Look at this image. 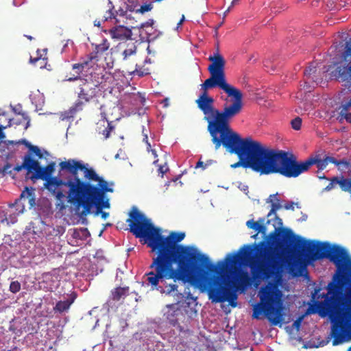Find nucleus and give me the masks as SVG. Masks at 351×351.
Segmentation results:
<instances>
[{
	"mask_svg": "<svg viewBox=\"0 0 351 351\" xmlns=\"http://www.w3.org/2000/svg\"><path fill=\"white\" fill-rule=\"evenodd\" d=\"M126 221L130 232L147 244L154 253L149 271L145 274L146 282L152 289L170 295L177 291L178 282L186 283L194 279L208 289L209 299L213 302L236 298L228 287L212 286L219 279L210 276L208 271L220 269L194 247L179 244L185 237L184 232H171L167 236L162 235L161 230L135 206Z\"/></svg>",
	"mask_w": 351,
	"mask_h": 351,
	"instance_id": "1",
	"label": "nucleus"
},
{
	"mask_svg": "<svg viewBox=\"0 0 351 351\" xmlns=\"http://www.w3.org/2000/svg\"><path fill=\"white\" fill-rule=\"evenodd\" d=\"M322 242L304 240L295 235L291 229L275 228L265 239L253 245H244L237 253L228 254L223 261H219L215 267L219 268L217 271H208L210 276L217 278V282L213 287H228L236 298L227 299L222 302H229L232 307L237 306L236 291L243 290L250 285L252 279L260 281L278 277L282 271V255L292 254L300 249L306 251V263L315 261H308V247Z\"/></svg>",
	"mask_w": 351,
	"mask_h": 351,
	"instance_id": "2",
	"label": "nucleus"
},
{
	"mask_svg": "<svg viewBox=\"0 0 351 351\" xmlns=\"http://www.w3.org/2000/svg\"><path fill=\"white\" fill-rule=\"evenodd\" d=\"M308 261L328 258L337 267L335 282L328 285V293L324 301L315 302L308 313H318L322 317L330 311H335L341 319L351 318V257L347 250L337 245L321 243L308 247Z\"/></svg>",
	"mask_w": 351,
	"mask_h": 351,
	"instance_id": "3",
	"label": "nucleus"
},
{
	"mask_svg": "<svg viewBox=\"0 0 351 351\" xmlns=\"http://www.w3.org/2000/svg\"><path fill=\"white\" fill-rule=\"evenodd\" d=\"M59 167L60 176L63 172L71 174L68 176L66 199L76 215L83 217L90 214L94 207L98 211L110 208L106 193H112L113 189L93 169L75 159L62 161Z\"/></svg>",
	"mask_w": 351,
	"mask_h": 351,
	"instance_id": "4",
	"label": "nucleus"
},
{
	"mask_svg": "<svg viewBox=\"0 0 351 351\" xmlns=\"http://www.w3.org/2000/svg\"><path fill=\"white\" fill-rule=\"evenodd\" d=\"M214 87H205L204 82L201 84L202 93L195 101L199 109L204 114V120L207 123V130L211 136V141L221 136L232 129L230 121L238 115L243 108V94L240 90L224 91L228 97L224 99L226 103L222 110L214 106V99L208 95V90Z\"/></svg>",
	"mask_w": 351,
	"mask_h": 351,
	"instance_id": "5",
	"label": "nucleus"
},
{
	"mask_svg": "<svg viewBox=\"0 0 351 351\" xmlns=\"http://www.w3.org/2000/svg\"><path fill=\"white\" fill-rule=\"evenodd\" d=\"M211 141L215 150L223 146L230 154L237 155L239 160L230 165L232 169L240 167L250 168L263 175L265 146L260 142L251 138H242L233 130Z\"/></svg>",
	"mask_w": 351,
	"mask_h": 351,
	"instance_id": "6",
	"label": "nucleus"
},
{
	"mask_svg": "<svg viewBox=\"0 0 351 351\" xmlns=\"http://www.w3.org/2000/svg\"><path fill=\"white\" fill-rule=\"evenodd\" d=\"M306 165V160L298 161L291 153L264 147L263 175L276 173L295 178L307 171Z\"/></svg>",
	"mask_w": 351,
	"mask_h": 351,
	"instance_id": "7",
	"label": "nucleus"
},
{
	"mask_svg": "<svg viewBox=\"0 0 351 351\" xmlns=\"http://www.w3.org/2000/svg\"><path fill=\"white\" fill-rule=\"evenodd\" d=\"M260 302L254 305L252 317L260 319L264 314L271 325L281 323L284 316L282 292L274 284L269 282L261 288L259 292Z\"/></svg>",
	"mask_w": 351,
	"mask_h": 351,
	"instance_id": "8",
	"label": "nucleus"
},
{
	"mask_svg": "<svg viewBox=\"0 0 351 351\" xmlns=\"http://www.w3.org/2000/svg\"><path fill=\"white\" fill-rule=\"evenodd\" d=\"M36 165H34L33 172L34 173L29 177V178L34 181L36 180H43L45 181L44 186L47 189L52 195H53L56 199L57 203L56 207L60 211H63L66 209V206L64 203V198L66 196L64 194V189L63 188H67L68 177L63 176L52 177V174L55 171L56 162H51L46 167H42L38 160H35Z\"/></svg>",
	"mask_w": 351,
	"mask_h": 351,
	"instance_id": "9",
	"label": "nucleus"
},
{
	"mask_svg": "<svg viewBox=\"0 0 351 351\" xmlns=\"http://www.w3.org/2000/svg\"><path fill=\"white\" fill-rule=\"evenodd\" d=\"M208 60L211 62L208 67L210 77L204 81L205 87H218L223 91H231L232 93H234L233 90H239L226 81V60L220 54L218 47L216 52L208 57Z\"/></svg>",
	"mask_w": 351,
	"mask_h": 351,
	"instance_id": "10",
	"label": "nucleus"
},
{
	"mask_svg": "<svg viewBox=\"0 0 351 351\" xmlns=\"http://www.w3.org/2000/svg\"><path fill=\"white\" fill-rule=\"evenodd\" d=\"M99 90L98 86L93 82L86 80H82L79 86V91L77 93L78 99L68 110L62 113V119L64 120L74 117L77 112L84 109V103L93 99Z\"/></svg>",
	"mask_w": 351,
	"mask_h": 351,
	"instance_id": "11",
	"label": "nucleus"
},
{
	"mask_svg": "<svg viewBox=\"0 0 351 351\" xmlns=\"http://www.w3.org/2000/svg\"><path fill=\"white\" fill-rule=\"evenodd\" d=\"M118 48L121 50L120 58L129 74L137 75L139 77L148 74V72L141 70L138 56L136 53L137 47L134 43L119 44Z\"/></svg>",
	"mask_w": 351,
	"mask_h": 351,
	"instance_id": "12",
	"label": "nucleus"
},
{
	"mask_svg": "<svg viewBox=\"0 0 351 351\" xmlns=\"http://www.w3.org/2000/svg\"><path fill=\"white\" fill-rule=\"evenodd\" d=\"M167 307L168 309L165 315L169 324L177 327L180 332L189 331L191 317L189 315L187 309L185 307H179L177 304H169Z\"/></svg>",
	"mask_w": 351,
	"mask_h": 351,
	"instance_id": "13",
	"label": "nucleus"
},
{
	"mask_svg": "<svg viewBox=\"0 0 351 351\" xmlns=\"http://www.w3.org/2000/svg\"><path fill=\"white\" fill-rule=\"evenodd\" d=\"M329 315L332 320L336 322L332 326L331 336L333 338L332 345L337 346L343 342L351 339V328H349L343 323L345 320L351 319V318L339 317L335 311H330L326 316Z\"/></svg>",
	"mask_w": 351,
	"mask_h": 351,
	"instance_id": "14",
	"label": "nucleus"
},
{
	"mask_svg": "<svg viewBox=\"0 0 351 351\" xmlns=\"http://www.w3.org/2000/svg\"><path fill=\"white\" fill-rule=\"evenodd\" d=\"M96 55L90 53L82 58L78 63L72 64L74 73L66 79L69 82H73L80 79L81 75L87 76L91 73V69L97 64Z\"/></svg>",
	"mask_w": 351,
	"mask_h": 351,
	"instance_id": "15",
	"label": "nucleus"
},
{
	"mask_svg": "<svg viewBox=\"0 0 351 351\" xmlns=\"http://www.w3.org/2000/svg\"><path fill=\"white\" fill-rule=\"evenodd\" d=\"M328 163L335 165L339 170H342L341 166H343L345 168H348L350 166V162L345 159L338 160L332 156H326L324 159H321L316 156L310 157L306 160V165H307L306 170L308 171L311 167L314 165H317L318 169L324 170Z\"/></svg>",
	"mask_w": 351,
	"mask_h": 351,
	"instance_id": "16",
	"label": "nucleus"
},
{
	"mask_svg": "<svg viewBox=\"0 0 351 351\" xmlns=\"http://www.w3.org/2000/svg\"><path fill=\"white\" fill-rule=\"evenodd\" d=\"M35 189L33 187L26 186L21 192L19 199H16L14 204L10 206L16 207V211L18 214L23 213L25 210L24 202L27 200L29 208H32L36 204Z\"/></svg>",
	"mask_w": 351,
	"mask_h": 351,
	"instance_id": "17",
	"label": "nucleus"
},
{
	"mask_svg": "<svg viewBox=\"0 0 351 351\" xmlns=\"http://www.w3.org/2000/svg\"><path fill=\"white\" fill-rule=\"evenodd\" d=\"M110 33L112 38L120 40L130 39L132 35V30L123 25L113 27Z\"/></svg>",
	"mask_w": 351,
	"mask_h": 351,
	"instance_id": "18",
	"label": "nucleus"
},
{
	"mask_svg": "<svg viewBox=\"0 0 351 351\" xmlns=\"http://www.w3.org/2000/svg\"><path fill=\"white\" fill-rule=\"evenodd\" d=\"M77 297V295L75 293H72L68 298L65 300H60L58 301L56 306L53 307V311L55 313H62L64 312H68L70 309L71 304L74 302Z\"/></svg>",
	"mask_w": 351,
	"mask_h": 351,
	"instance_id": "19",
	"label": "nucleus"
},
{
	"mask_svg": "<svg viewBox=\"0 0 351 351\" xmlns=\"http://www.w3.org/2000/svg\"><path fill=\"white\" fill-rule=\"evenodd\" d=\"M265 218H259L257 221H255L253 219L248 220L246 222V226L248 228L254 230L256 231V234L253 235V238H256L258 233L265 234L267 231V228L265 225Z\"/></svg>",
	"mask_w": 351,
	"mask_h": 351,
	"instance_id": "20",
	"label": "nucleus"
},
{
	"mask_svg": "<svg viewBox=\"0 0 351 351\" xmlns=\"http://www.w3.org/2000/svg\"><path fill=\"white\" fill-rule=\"evenodd\" d=\"M34 165H36L35 160L29 154H27L23 158V163L15 166L13 169L16 171H21L22 169H25L28 173H29L33 172Z\"/></svg>",
	"mask_w": 351,
	"mask_h": 351,
	"instance_id": "21",
	"label": "nucleus"
},
{
	"mask_svg": "<svg viewBox=\"0 0 351 351\" xmlns=\"http://www.w3.org/2000/svg\"><path fill=\"white\" fill-rule=\"evenodd\" d=\"M290 273L294 276H299L302 274V271L306 270V264L300 260L293 262H289L288 264Z\"/></svg>",
	"mask_w": 351,
	"mask_h": 351,
	"instance_id": "22",
	"label": "nucleus"
},
{
	"mask_svg": "<svg viewBox=\"0 0 351 351\" xmlns=\"http://www.w3.org/2000/svg\"><path fill=\"white\" fill-rule=\"evenodd\" d=\"M337 77L342 81H346L351 77V62L346 66H338L336 69Z\"/></svg>",
	"mask_w": 351,
	"mask_h": 351,
	"instance_id": "23",
	"label": "nucleus"
},
{
	"mask_svg": "<svg viewBox=\"0 0 351 351\" xmlns=\"http://www.w3.org/2000/svg\"><path fill=\"white\" fill-rule=\"evenodd\" d=\"M350 108H351V98L341 106L339 116L346 119L348 123H351V113L348 112Z\"/></svg>",
	"mask_w": 351,
	"mask_h": 351,
	"instance_id": "24",
	"label": "nucleus"
},
{
	"mask_svg": "<svg viewBox=\"0 0 351 351\" xmlns=\"http://www.w3.org/2000/svg\"><path fill=\"white\" fill-rule=\"evenodd\" d=\"M129 291V287H117L112 290L111 296L114 301H119L123 296L125 295Z\"/></svg>",
	"mask_w": 351,
	"mask_h": 351,
	"instance_id": "25",
	"label": "nucleus"
},
{
	"mask_svg": "<svg viewBox=\"0 0 351 351\" xmlns=\"http://www.w3.org/2000/svg\"><path fill=\"white\" fill-rule=\"evenodd\" d=\"M110 47V44L106 39H103L102 43L95 46V50L91 53L96 55V60H97V56L102 54L107 51Z\"/></svg>",
	"mask_w": 351,
	"mask_h": 351,
	"instance_id": "26",
	"label": "nucleus"
},
{
	"mask_svg": "<svg viewBox=\"0 0 351 351\" xmlns=\"http://www.w3.org/2000/svg\"><path fill=\"white\" fill-rule=\"evenodd\" d=\"M338 184L343 191L349 192L351 194L350 178H346L341 176L339 177Z\"/></svg>",
	"mask_w": 351,
	"mask_h": 351,
	"instance_id": "27",
	"label": "nucleus"
},
{
	"mask_svg": "<svg viewBox=\"0 0 351 351\" xmlns=\"http://www.w3.org/2000/svg\"><path fill=\"white\" fill-rule=\"evenodd\" d=\"M316 65L314 62L311 63V64L305 69L304 72V76L306 77L307 80H309L311 78V80L314 82H315V80L313 77H311V75L315 73L316 72Z\"/></svg>",
	"mask_w": 351,
	"mask_h": 351,
	"instance_id": "28",
	"label": "nucleus"
},
{
	"mask_svg": "<svg viewBox=\"0 0 351 351\" xmlns=\"http://www.w3.org/2000/svg\"><path fill=\"white\" fill-rule=\"evenodd\" d=\"M281 208V205L279 203V199L276 198V203L273 202L271 204V209L270 210L269 213L267 214V217H271V215H274V217L279 220L280 225H282V223L281 221V219L277 217V215L275 214V212L280 209Z\"/></svg>",
	"mask_w": 351,
	"mask_h": 351,
	"instance_id": "29",
	"label": "nucleus"
},
{
	"mask_svg": "<svg viewBox=\"0 0 351 351\" xmlns=\"http://www.w3.org/2000/svg\"><path fill=\"white\" fill-rule=\"evenodd\" d=\"M21 289V283L18 280H15L11 282L9 287V291L12 293H16L20 291Z\"/></svg>",
	"mask_w": 351,
	"mask_h": 351,
	"instance_id": "30",
	"label": "nucleus"
},
{
	"mask_svg": "<svg viewBox=\"0 0 351 351\" xmlns=\"http://www.w3.org/2000/svg\"><path fill=\"white\" fill-rule=\"evenodd\" d=\"M291 124L293 130H299L302 125V119L299 117H297L291 121Z\"/></svg>",
	"mask_w": 351,
	"mask_h": 351,
	"instance_id": "31",
	"label": "nucleus"
},
{
	"mask_svg": "<svg viewBox=\"0 0 351 351\" xmlns=\"http://www.w3.org/2000/svg\"><path fill=\"white\" fill-rule=\"evenodd\" d=\"M343 57L345 60H347V58L348 57L351 58V38L346 43V50H345L344 53H343Z\"/></svg>",
	"mask_w": 351,
	"mask_h": 351,
	"instance_id": "32",
	"label": "nucleus"
},
{
	"mask_svg": "<svg viewBox=\"0 0 351 351\" xmlns=\"http://www.w3.org/2000/svg\"><path fill=\"white\" fill-rule=\"evenodd\" d=\"M330 182L325 187L324 191H329L335 188V184H338L339 177H332L330 180Z\"/></svg>",
	"mask_w": 351,
	"mask_h": 351,
	"instance_id": "33",
	"label": "nucleus"
},
{
	"mask_svg": "<svg viewBox=\"0 0 351 351\" xmlns=\"http://www.w3.org/2000/svg\"><path fill=\"white\" fill-rule=\"evenodd\" d=\"M29 150L33 152L38 158H41L43 157V154L40 149L35 145H29Z\"/></svg>",
	"mask_w": 351,
	"mask_h": 351,
	"instance_id": "34",
	"label": "nucleus"
},
{
	"mask_svg": "<svg viewBox=\"0 0 351 351\" xmlns=\"http://www.w3.org/2000/svg\"><path fill=\"white\" fill-rule=\"evenodd\" d=\"M158 173L160 175L161 178H163L165 173L169 171V167L165 163V165H157Z\"/></svg>",
	"mask_w": 351,
	"mask_h": 351,
	"instance_id": "35",
	"label": "nucleus"
},
{
	"mask_svg": "<svg viewBox=\"0 0 351 351\" xmlns=\"http://www.w3.org/2000/svg\"><path fill=\"white\" fill-rule=\"evenodd\" d=\"M112 130H113V126H112L111 124L108 123V127L102 131V134L104 135L105 139H107L108 138H109V136L110 135V132Z\"/></svg>",
	"mask_w": 351,
	"mask_h": 351,
	"instance_id": "36",
	"label": "nucleus"
},
{
	"mask_svg": "<svg viewBox=\"0 0 351 351\" xmlns=\"http://www.w3.org/2000/svg\"><path fill=\"white\" fill-rule=\"evenodd\" d=\"M153 8L152 3H145L141 6L139 9V12L141 13H144L145 12L150 11Z\"/></svg>",
	"mask_w": 351,
	"mask_h": 351,
	"instance_id": "37",
	"label": "nucleus"
},
{
	"mask_svg": "<svg viewBox=\"0 0 351 351\" xmlns=\"http://www.w3.org/2000/svg\"><path fill=\"white\" fill-rule=\"evenodd\" d=\"M40 53V50H37L38 56L36 57V58H32V57L30 58V62L31 63L35 64L36 62H38V60L42 59L43 55L41 53Z\"/></svg>",
	"mask_w": 351,
	"mask_h": 351,
	"instance_id": "38",
	"label": "nucleus"
},
{
	"mask_svg": "<svg viewBox=\"0 0 351 351\" xmlns=\"http://www.w3.org/2000/svg\"><path fill=\"white\" fill-rule=\"evenodd\" d=\"M303 319V317H300L298 318L295 321H294L293 326L294 328L299 329L301 325L302 320Z\"/></svg>",
	"mask_w": 351,
	"mask_h": 351,
	"instance_id": "39",
	"label": "nucleus"
},
{
	"mask_svg": "<svg viewBox=\"0 0 351 351\" xmlns=\"http://www.w3.org/2000/svg\"><path fill=\"white\" fill-rule=\"evenodd\" d=\"M11 168H12V165L10 163L5 164L3 167V172H5L6 173L11 174L12 173V171L10 170Z\"/></svg>",
	"mask_w": 351,
	"mask_h": 351,
	"instance_id": "40",
	"label": "nucleus"
},
{
	"mask_svg": "<svg viewBox=\"0 0 351 351\" xmlns=\"http://www.w3.org/2000/svg\"><path fill=\"white\" fill-rule=\"evenodd\" d=\"M153 24H154V21L152 19H151L144 23H141L140 25V27L143 28L145 27L152 26Z\"/></svg>",
	"mask_w": 351,
	"mask_h": 351,
	"instance_id": "41",
	"label": "nucleus"
},
{
	"mask_svg": "<svg viewBox=\"0 0 351 351\" xmlns=\"http://www.w3.org/2000/svg\"><path fill=\"white\" fill-rule=\"evenodd\" d=\"M19 114H21L25 120L27 121V127L29 125L30 119H29V117L27 116V113L22 112H19Z\"/></svg>",
	"mask_w": 351,
	"mask_h": 351,
	"instance_id": "42",
	"label": "nucleus"
},
{
	"mask_svg": "<svg viewBox=\"0 0 351 351\" xmlns=\"http://www.w3.org/2000/svg\"><path fill=\"white\" fill-rule=\"evenodd\" d=\"M96 208V210H97V214H98V213H101V217H102L103 219H106V218L108 217V215H109V213H108L104 212V211H102V210H101L100 211H98L97 208Z\"/></svg>",
	"mask_w": 351,
	"mask_h": 351,
	"instance_id": "43",
	"label": "nucleus"
},
{
	"mask_svg": "<svg viewBox=\"0 0 351 351\" xmlns=\"http://www.w3.org/2000/svg\"><path fill=\"white\" fill-rule=\"evenodd\" d=\"M112 17L114 18L115 16L114 14L112 12L111 9L109 8L108 11V16H105V21H107L108 19H112Z\"/></svg>",
	"mask_w": 351,
	"mask_h": 351,
	"instance_id": "44",
	"label": "nucleus"
},
{
	"mask_svg": "<svg viewBox=\"0 0 351 351\" xmlns=\"http://www.w3.org/2000/svg\"><path fill=\"white\" fill-rule=\"evenodd\" d=\"M206 165L204 164L202 161H198L196 164L195 168L202 167L204 169H206Z\"/></svg>",
	"mask_w": 351,
	"mask_h": 351,
	"instance_id": "45",
	"label": "nucleus"
},
{
	"mask_svg": "<svg viewBox=\"0 0 351 351\" xmlns=\"http://www.w3.org/2000/svg\"><path fill=\"white\" fill-rule=\"evenodd\" d=\"M285 208L286 209H291V210H293L294 209V207H293V203H291L290 204H287L285 206Z\"/></svg>",
	"mask_w": 351,
	"mask_h": 351,
	"instance_id": "46",
	"label": "nucleus"
},
{
	"mask_svg": "<svg viewBox=\"0 0 351 351\" xmlns=\"http://www.w3.org/2000/svg\"><path fill=\"white\" fill-rule=\"evenodd\" d=\"M143 142H145L146 144L147 143H149V141H148V136H147V134H144V137H143Z\"/></svg>",
	"mask_w": 351,
	"mask_h": 351,
	"instance_id": "47",
	"label": "nucleus"
},
{
	"mask_svg": "<svg viewBox=\"0 0 351 351\" xmlns=\"http://www.w3.org/2000/svg\"><path fill=\"white\" fill-rule=\"evenodd\" d=\"M146 145H147V150L148 152H151V150H152V149H151V144H150V143H147Z\"/></svg>",
	"mask_w": 351,
	"mask_h": 351,
	"instance_id": "48",
	"label": "nucleus"
},
{
	"mask_svg": "<svg viewBox=\"0 0 351 351\" xmlns=\"http://www.w3.org/2000/svg\"><path fill=\"white\" fill-rule=\"evenodd\" d=\"M151 152H152V154L154 155V156L155 158H157L158 155H157L156 151L155 149H152Z\"/></svg>",
	"mask_w": 351,
	"mask_h": 351,
	"instance_id": "49",
	"label": "nucleus"
},
{
	"mask_svg": "<svg viewBox=\"0 0 351 351\" xmlns=\"http://www.w3.org/2000/svg\"><path fill=\"white\" fill-rule=\"evenodd\" d=\"M277 195H278V193L274 194V195H271L269 197L274 198V200L276 201Z\"/></svg>",
	"mask_w": 351,
	"mask_h": 351,
	"instance_id": "50",
	"label": "nucleus"
},
{
	"mask_svg": "<svg viewBox=\"0 0 351 351\" xmlns=\"http://www.w3.org/2000/svg\"><path fill=\"white\" fill-rule=\"evenodd\" d=\"M25 145L29 149V145H32L29 142L24 141Z\"/></svg>",
	"mask_w": 351,
	"mask_h": 351,
	"instance_id": "51",
	"label": "nucleus"
},
{
	"mask_svg": "<svg viewBox=\"0 0 351 351\" xmlns=\"http://www.w3.org/2000/svg\"><path fill=\"white\" fill-rule=\"evenodd\" d=\"M4 137L3 132L0 130V139L3 138Z\"/></svg>",
	"mask_w": 351,
	"mask_h": 351,
	"instance_id": "52",
	"label": "nucleus"
},
{
	"mask_svg": "<svg viewBox=\"0 0 351 351\" xmlns=\"http://www.w3.org/2000/svg\"><path fill=\"white\" fill-rule=\"evenodd\" d=\"M319 178L320 179H326V180H327V179H328V178L326 177V176H325V175L321 176H319Z\"/></svg>",
	"mask_w": 351,
	"mask_h": 351,
	"instance_id": "53",
	"label": "nucleus"
},
{
	"mask_svg": "<svg viewBox=\"0 0 351 351\" xmlns=\"http://www.w3.org/2000/svg\"><path fill=\"white\" fill-rule=\"evenodd\" d=\"M25 36H26V37H27L29 40H33V37H32V36H27V35H26Z\"/></svg>",
	"mask_w": 351,
	"mask_h": 351,
	"instance_id": "54",
	"label": "nucleus"
},
{
	"mask_svg": "<svg viewBox=\"0 0 351 351\" xmlns=\"http://www.w3.org/2000/svg\"><path fill=\"white\" fill-rule=\"evenodd\" d=\"M158 162V160H156L154 161V165H157V163Z\"/></svg>",
	"mask_w": 351,
	"mask_h": 351,
	"instance_id": "55",
	"label": "nucleus"
},
{
	"mask_svg": "<svg viewBox=\"0 0 351 351\" xmlns=\"http://www.w3.org/2000/svg\"><path fill=\"white\" fill-rule=\"evenodd\" d=\"M179 177L176 178L175 179H173L172 180L173 182H176L178 180Z\"/></svg>",
	"mask_w": 351,
	"mask_h": 351,
	"instance_id": "56",
	"label": "nucleus"
},
{
	"mask_svg": "<svg viewBox=\"0 0 351 351\" xmlns=\"http://www.w3.org/2000/svg\"><path fill=\"white\" fill-rule=\"evenodd\" d=\"M101 115H102V117H104V118H106V117H105V116H106V114H105V113H101Z\"/></svg>",
	"mask_w": 351,
	"mask_h": 351,
	"instance_id": "57",
	"label": "nucleus"
},
{
	"mask_svg": "<svg viewBox=\"0 0 351 351\" xmlns=\"http://www.w3.org/2000/svg\"><path fill=\"white\" fill-rule=\"evenodd\" d=\"M184 20V16L182 17V19L180 20V23H181L182 22V21Z\"/></svg>",
	"mask_w": 351,
	"mask_h": 351,
	"instance_id": "58",
	"label": "nucleus"
},
{
	"mask_svg": "<svg viewBox=\"0 0 351 351\" xmlns=\"http://www.w3.org/2000/svg\"><path fill=\"white\" fill-rule=\"evenodd\" d=\"M348 351H351V346L348 348Z\"/></svg>",
	"mask_w": 351,
	"mask_h": 351,
	"instance_id": "59",
	"label": "nucleus"
}]
</instances>
